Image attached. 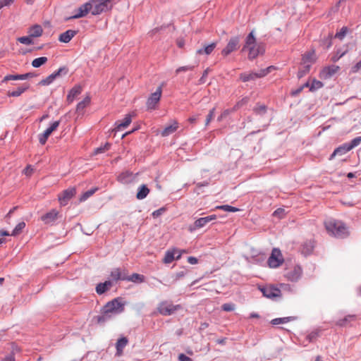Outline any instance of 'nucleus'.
Segmentation results:
<instances>
[{"instance_id": "nucleus-1", "label": "nucleus", "mask_w": 361, "mask_h": 361, "mask_svg": "<svg viewBox=\"0 0 361 361\" xmlns=\"http://www.w3.org/2000/svg\"><path fill=\"white\" fill-rule=\"evenodd\" d=\"M118 1L119 0H90L75 10V14L68 18L67 20L83 18L89 13H91L92 16H98L102 13L109 12Z\"/></svg>"}, {"instance_id": "nucleus-2", "label": "nucleus", "mask_w": 361, "mask_h": 361, "mask_svg": "<svg viewBox=\"0 0 361 361\" xmlns=\"http://www.w3.org/2000/svg\"><path fill=\"white\" fill-rule=\"evenodd\" d=\"M324 226L329 233L338 238H345L349 235L348 227L341 221L329 219L324 222Z\"/></svg>"}, {"instance_id": "nucleus-3", "label": "nucleus", "mask_w": 361, "mask_h": 361, "mask_svg": "<svg viewBox=\"0 0 361 361\" xmlns=\"http://www.w3.org/2000/svg\"><path fill=\"white\" fill-rule=\"evenodd\" d=\"M125 302L121 298H116L102 307L103 312L119 314L124 311Z\"/></svg>"}, {"instance_id": "nucleus-4", "label": "nucleus", "mask_w": 361, "mask_h": 361, "mask_svg": "<svg viewBox=\"0 0 361 361\" xmlns=\"http://www.w3.org/2000/svg\"><path fill=\"white\" fill-rule=\"evenodd\" d=\"M158 312L164 316H169L182 309L180 305H173L167 301H163L158 306Z\"/></svg>"}, {"instance_id": "nucleus-5", "label": "nucleus", "mask_w": 361, "mask_h": 361, "mask_svg": "<svg viewBox=\"0 0 361 361\" xmlns=\"http://www.w3.org/2000/svg\"><path fill=\"white\" fill-rule=\"evenodd\" d=\"M273 68L272 66L267 67V68L262 69L259 72L243 73L240 75V79L243 82H248L250 80H255L257 78H260L267 75Z\"/></svg>"}, {"instance_id": "nucleus-6", "label": "nucleus", "mask_w": 361, "mask_h": 361, "mask_svg": "<svg viewBox=\"0 0 361 361\" xmlns=\"http://www.w3.org/2000/svg\"><path fill=\"white\" fill-rule=\"evenodd\" d=\"M283 261L284 259L281 250L278 248H274L271 255L268 258L267 264L270 268L275 269L281 266Z\"/></svg>"}, {"instance_id": "nucleus-7", "label": "nucleus", "mask_w": 361, "mask_h": 361, "mask_svg": "<svg viewBox=\"0 0 361 361\" xmlns=\"http://www.w3.org/2000/svg\"><path fill=\"white\" fill-rule=\"evenodd\" d=\"M240 47V37L234 36L230 38L226 46L222 49L221 54L227 56L233 51H236Z\"/></svg>"}, {"instance_id": "nucleus-8", "label": "nucleus", "mask_w": 361, "mask_h": 361, "mask_svg": "<svg viewBox=\"0 0 361 361\" xmlns=\"http://www.w3.org/2000/svg\"><path fill=\"white\" fill-rule=\"evenodd\" d=\"M162 93V87L159 86L157 87L156 91L150 94L147 99L146 105L147 109L153 110L157 107V104L159 103Z\"/></svg>"}, {"instance_id": "nucleus-9", "label": "nucleus", "mask_w": 361, "mask_h": 361, "mask_svg": "<svg viewBox=\"0 0 361 361\" xmlns=\"http://www.w3.org/2000/svg\"><path fill=\"white\" fill-rule=\"evenodd\" d=\"M259 290L264 297L270 299L280 297L281 295V290L272 285L263 286L259 288Z\"/></svg>"}, {"instance_id": "nucleus-10", "label": "nucleus", "mask_w": 361, "mask_h": 361, "mask_svg": "<svg viewBox=\"0 0 361 361\" xmlns=\"http://www.w3.org/2000/svg\"><path fill=\"white\" fill-rule=\"evenodd\" d=\"M340 67L336 65H330L324 67L319 72V76L322 80H328L333 77L338 71Z\"/></svg>"}, {"instance_id": "nucleus-11", "label": "nucleus", "mask_w": 361, "mask_h": 361, "mask_svg": "<svg viewBox=\"0 0 361 361\" xmlns=\"http://www.w3.org/2000/svg\"><path fill=\"white\" fill-rule=\"evenodd\" d=\"M248 50V59L253 60L259 55H262L265 51V44L263 42H258L256 45L252 46L247 49Z\"/></svg>"}, {"instance_id": "nucleus-12", "label": "nucleus", "mask_w": 361, "mask_h": 361, "mask_svg": "<svg viewBox=\"0 0 361 361\" xmlns=\"http://www.w3.org/2000/svg\"><path fill=\"white\" fill-rule=\"evenodd\" d=\"M60 121L53 122L44 132L39 135V142L42 145H45L49 135L59 127Z\"/></svg>"}, {"instance_id": "nucleus-13", "label": "nucleus", "mask_w": 361, "mask_h": 361, "mask_svg": "<svg viewBox=\"0 0 361 361\" xmlns=\"http://www.w3.org/2000/svg\"><path fill=\"white\" fill-rule=\"evenodd\" d=\"M216 219V215H215V214L209 215V216H207L205 217L199 218L198 219H197L195 221L193 226L189 227V231L190 232H192L197 228H202L206 224H207L209 222H210L213 220H215Z\"/></svg>"}, {"instance_id": "nucleus-14", "label": "nucleus", "mask_w": 361, "mask_h": 361, "mask_svg": "<svg viewBox=\"0 0 361 361\" xmlns=\"http://www.w3.org/2000/svg\"><path fill=\"white\" fill-rule=\"evenodd\" d=\"M76 193L75 188H69L63 190L60 195H59V200L61 205H66L68 202L75 196Z\"/></svg>"}, {"instance_id": "nucleus-15", "label": "nucleus", "mask_w": 361, "mask_h": 361, "mask_svg": "<svg viewBox=\"0 0 361 361\" xmlns=\"http://www.w3.org/2000/svg\"><path fill=\"white\" fill-rule=\"evenodd\" d=\"M82 91V87L80 85H75L73 86L68 93L66 98L67 102L68 104H71L75 99L81 94Z\"/></svg>"}, {"instance_id": "nucleus-16", "label": "nucleus", "mask_w": 361, "mask_h": 361, "mask_svg": "<svg viewBox=\"0 0 361 361\" xmlns=\"http://www.w3.org/2000/svg\"><path fill=\"white\" fill-rule=\"evenodd\" d=\"M34 76V73H27L25 74H16V75H7L2 80V82H7L8 80H27L28 78H32Z\"/></svg>"}, {"instance_id": "nucleus-17", "label": "nucleus", "mask_w": 361, "mask_h": 361, "mask_svg": "<svg viewBox=\"0 0 361 361\" xmlns=\"http://www.w3.org/2000/svg\"><path fill=\"white\" fill-rule=\"evenodd\" d=\"M178 128V123L176 121H173L172 123L166 126L161 132L160 135L162 137H167L177 130Z\"/></svg>"}, {"instance_id": "nucleus-18", "label": "nucleus", "mask_w": 361, "mask_h": 361, "mask_svg": "<svg viewBox=\"0 0 361 361\" xmlns=\"http://www.w3.org/2000/svg\"><path fill=\"white\" fill-rule=\"evenodd\" d=\"M111 318L108 313L103 312V308L101 310V314L93 317L92 322L99 325H104Z\"/></svg>"}, {"instance_id": "nucleus-19", "label": "nucleus", "mask_w": 361, "mask_h": 361, "mask_svg": "<svg viewBox=\"0 0 361 361\" xmlns=\"http://www.w3.org/2000/svg\"><path fill=\"white\" fill-rule=\"evenodd\" d=\"M77 30H68L59 35V40L61 42L68 43L77 35Z\"/></svg>"}, {"instance_id": "nucleus-20", "label": "nucleus", "mask_w": 361, "mask_h": 361, "mask_svg": "<svg viewBox=\"0 0 361 361\" xmlns=\"http://www.w3.org/2000/svg\"><path fill=\"white\" fill-rule=\"evenodd\" d=\"M317 60L315 56V51L312 49L310 51L306 52L302 55V63L303 65L310 64V66L312 63H314Z\"/></svg>"}, {"instance_id": "nucleus-21", "label": "nucleus", "mask_w": 361, "mask_h": 361, "mask_svg": "<svg viewBox=\"0 0 361 361\" xmlns=\"http://www.w3.org/2000/svg\"><path fill=\"white\" fill-rule=\"evenodd\" d=\"M113 286L111 281H106L104 283H99L96 286V292L99 295H102L109 290Z\"/></svg>"}, {"instance_id": "nucleus-22", "label": "nucleus", "mask_w": 361, "mask_h": 361, "mask_svg": "<svg viewBox=\"0 0 361 361\" xmlns=\"http://www.w3.org/2000/svg\"><path fill=\"white\" fill-rule=\"evenodd\" d=\"M349 151H350V149L345 142L334 149L333 153L331 154L329 159L332 160L336 155L341 156L346 154Z\"/></svg>"}, {"instance_id": "nucleus-23", "label": "nucleus", "mask_w": 361, "mask_h": 361, "mask_svg": "<svg viewBox=\"0 0 361 361\" xmlns=\"http://www.w3.org/2000/svg\"><path fill=\"white\" fill-rule=\"evenodd\" d=\"M178 252V250L176 249H173L172 250H168L164 256V262L166 264L171 263L175 259H178L181 257L180 252L178 253V255L175 257V254Z\"/></svg>"}, {"instance_id": "nucleus-24", "label": "nucleus", "mask_w": 361, "mask_h": 361, "mask_svg": "<svg viewBox=\"0 0 361 361\" xmlns=\"http://www.w3.org/2000/svg\"><path fill=\"white\" fill-rule=\"evenodd\" d=\"M30 88V85L28 83H23L21 86L18 87L16 90L8 91L7 93L8 97H17L20 96L23 93H24L26 90Z\"/></svg>"}, {"instance_id": "nucleus-25", "label": "nucleus", "mask_w": 361, "mask_h": 361, "mask_svg": "<svg viewBox=\"0 0 361 361\" xmlns=\"http://www.w3.org/2000/svg\"><path fill=\"white\" fill-rule=\"evenodd\" d=\"M216 45H217V42H212L209 44H205V45H204V47L202 48L197 50V54L209 55L210 54H212L213 52V51L216 48Z\"/></svg>"}, {"instance_id": "nucleus-26", "label": "nucleus", "mask_w": 361, "mask_h": 361, "mask_svg": "<svg viewBox=\"0 0 361 361\" xmlns=\"http://www.w3.org/2000/svg\"><path fill=\"white\" fill-rule=\"evenodd\" d=\"M314 248V241L313 240H307L302 245V253L305 255H310Z\"/></svg>"}, {"instance_id": "nucleus-27", "label": "nucleus", "mask_w": 361, "mask_h": 361, "mask_svg": "<svg viewBox=\"0 0 361 361\" xmlns=\"http://www.w3.org/2000/svg\"><path fill=\"white\" fill-rule=\"evenodd\" d=\"M58 216V212L56 209H51L42 216V220L45 224H51L56 220Z\"/></svg>"}, {"instance_id": "nucleus-28", "label": "nucleus", "mask_w": 361, "mask_h": 361, "mask_svg": "<svg viewBox=\"0 0 361 361\" xmlns=\"http://www.w3.org/2000/svg\"><path fill=\"white\" fill-rule=\"evenodd\" d=\"M131 116L130 114L126 115L125 118L122 121H118L115 123V130L116 131L121 130L125 128L128 127L131 123Z\"/></svg>"}, {"instance_id": "nucleus-29", "label": "nucleus", "mask_w": 361, "mask_h": 361, "mask_svg": "<svg viewBox=\"0 0 361 361\" xmlns=\"http://www.w3.org/2000/svg\"><path fill=\"white\" fill-rule=\"evenodd\" d=\"M117 180L123 184L130 183L133 180V173L128 171H124L118 175Z\"/></svg>"}, {"instance_id": "nucleus-30", "label": "nucleus", "mask_w": 361, "mask_h": 361, "mask_svg": "<svg viewBox=\"0 0 361 361\" xmlns=\"http://www.w3.org/2000/svg\"><path fill=\"white\" fill-rule=\"evenodd\" d=\"M128 340L126 337H121L116 343V355L120 356L123 354L124 348L127 345Z\"/></svg>"}, {"instance_id": "nucleus-31", "label": "nucleus", "mask_w": 361, "mask_h": 361, "mask_svg": "<svg viewBox=\"0 0 361 361\" xmlns=\"http://www.w3.org/2000/svg\"><path fill=\"white\" fill-rule=\"evenodd\" d=\"M258 42H256V38L254 35V31H251L245 38V44L243 47V51L250 48L252 46H255Z\"/></svg>"}, {"instance_id": "nucleus-32", "label": "nucleus", "mask_w": 361, "mask_h": 361, "mask_svg": "<svg viewBox=\"0 0 361 361\" xmlns=\"http://www.w3.org/2000/svg\"><path fill=\"white\" fill-rule=\"evenodd\" d=\"M355 315L354 314H349L345 316L344 318L338 319L336 322V325L343 327L348 326L351 322L355 320Z\"/></svg>"}, {"instance_id": "nucleus-33", "label": "nucleus", "mask_w": 361, "mask_h": 361, "mask_svg": "<svg viewBox=\"0 0 361 361\" xmlns=\"http://www.w3.org/2000/svg\"><path fill=\"white\" fill-rule=\"evenodd\" d=\"M43 30L41 25H34L29 30V35L31 37H38L42 35Z\"/></svg>"}, {"instance_id": "nucleus-34", "label": "nucleus", "mask_w": 361, "mask_h": 361, "mask_svg": "<svg viewBox=\"0 0 361 361\" xmlns=\"http://www.w3.org/2000/svg\"><path fill=\"white\" fill-rule=\"evenodd\" d=\"M149 193V189L146 185H142L138 188L136 198L137 200L145 199Z\"/></svg>"}, {"instance_id": "nucleus-35", "label": "nucleus", "mask_w": 361, "mask_h": 361, "mask_svg": "<svg viewBox=\"0 0 361 361\" xmlns=\"http://www.w3.org/2000/svg\"><path fill=\"white\" fill-rule=\"evenodd\" d=\"M91 98L87 95L81 102H80L76 106V112L80 114L84 109L90 104Z\"/></svg>"}, {"instance_id": "nucleus-36", "label": "nucleus", "mask_w": 361, "mask_h": 361, "mask_svg": "<svg viewBox=\"0 0 361 361\" xmlns=\"http://www.w3.org/2000/svg\"><path fill=\"white\" fill-rule=\"evenodd\" d=\"M296 319H297L296 317H286L275 318L271 321V324L272 325H278V324H285V323H288L289 322L294 321Z\"/></svg>"}, {"instance_id": "nucleus-37", "label": "nucleus", "mask_w": 361, "mask_h": 361, "mask_svg": "<svg viewBox=\"0 0 361 361\" xmlns=\"http://www.w3.org/2000/svg\"><path fill=\"white\" fill-rule=\"evenodd\" d=\"M286 277L289 281H296L300 277V271L299 268L295 267L293 271H288L286 274Z\"/></svg>"}, {"instance_id": "nucleus-38", "label": "nucleus", "mask_w": 361, "mask_h": 361, "mask_svg": "<svg viewBox=\"0 0 361 361\" xmlns=\"http://www.w3.org/2000/svg\"><path fill=\"white\" fill-rule=\"evenodd\" d=\"M128 281L140 283L145 281V276L142 274L134 273L129 276Z\"/></svg>"}, {"instance_id": "nucleus-39", "label": "nucleus", "mask_w": 361, "mask_h": 361, "mask_svg": "<svg viewBox=\"0 0 361 361\" xmlns=\"http://www.w3.org/2000/svg\"><path fill=\"white\" fill-rule=\"evenodd\" d=\"M267 106L264 104H257L253 108V111L257 115H264L267 113Z\"/></svg>"}, {"instance_id": "nucleus-40", "label": "nucleus", "mask_w": 361, "mask_h": 361, "mask_svg": "<svg viewBox=\"0 0 361 361\" xmlns=\"http://www.w3.org/2000/svg\"><path fill=\"white\" fill-rule=\"evenodd\" d=\"M47 61H48V59L46 56H41V57L35 59L32 61V66L34 68H39L41 66H42L44 63H46L47 62Z\"/></svg>"}, {"instance_id": "nucleus-41", "label": "nucleus", "mask_w": 361, "mask_h": 361, "mask_svg": "<svg viewBox=\"0 0 361 361\" xmlns=\"http://www.w3.org/2000/svg\"><path fill=\"white\" fill-rule=\"evenodd\" d=\"M110 276L111 277L112 280L115 281H117L119 280L121 281V279H124L123 277H121L120 268L114 269L111 271Z\"/></svg>"}, {"instance_id": "nucleus-42", "label": "nucleus", "mask_w": 361, "mask_h": 361, "mask_svg": "<svg viewBox=\"0 0 361 361\" xmlns=\"http://www.w3.org/2000/svg\"><path fill=\"white\" fill-rule=\"evenodd\" d=\"M321 330L316 329L310 333L307 336L306 339L310 342H314L319 336Z\"/></svg>"}, {"instance_id": "nucleus-43", "label": "nucleus", "mask_w": 361, "mask_h": 361, "mask_svg": "<svg viewBox=\"0 0 361 361\" xmlns=\"http://www.w3.org/2000/svg\"><path fill=\"white\" fill-rule=\"evenodd\" d=\"M323 86H324V84L321 81L314 79L312 81V83L310 84V91H311V92L316 91V90L322 88Z\"/></svg>"}, {"instance_id": "nucleus-44", "label": "nucleus", "mask_w": 361, "mask_h": 361, "mask_svg": "<svg viewBox=\"0 0 361 361\" xmlns=\"http://www.w3.org/2000/svg\"><path fill=\"white\" fill-rule=\"evenodd\" d=\"M25 227V223L22 221L18 223L12 231L11 235L16 236L20 234Z\"/></svg>"}, {"instance_id": "nucleus-45", "label": "nucleus", "mask_w": 361, "mask_h": 361, "mask_svg": "<svg viewBox=\"0 0 361 361\" xmlns=\"http://www.w3.org/2000/svg\"><path fill=\"white\" fill-rule=\"evenodd\" d=\"M216 209H221V210H223L225 212H235L239 211L238 208H236V207H232V206H230L228 204L217 206V207H216Z\"/></svg>"}, {"instance_id": "nucleus-46", "label": "nucleus", "mask_w": 361, "mask_h": 361, "mask_svg": "<svg viewBox=\"0 0 361 361\" xmlns=\"http://www.w3.org/2000/svg\"><path fill=\"white\" fill-rule=\"evenodd\" d=\"M68 73V68L66 66H63L54 71L52 74L54 75V78H56L62 75H66Z\"/></svg>"}, {"instance_id": "nucleus-47", "label": "nucleus", "mask_w": 361, "mask_h": 361, "mask_svg": "<svg viewBox=\"0 0 361 361\" xmlns=\"http://www.w3.org/2000/svg\"><path fill=\"white\" fill-rule=\"evenodd\" d=\"M310 64L304 65L303 67L300 69H299L298 72V78H301L304 77L307 73H309L310 70Z\"/></svg>"}, {"instance_id": "nucleus-48", "label": "nucleus", "mask_w": 361, "mask_h": 361, "mask_svg": "<svg viewBox=\"0 0 361 361\" xmlns=\"http://www.w3.org/2000/svg\"><path fill=\"white\" fill-rule=\"evenodd\" d=\"M98 190L97 188H92L85 192H84L82 196L80 198V201H85L87 199H88L90 197H91L96 191Z\"/></svg>"}, {"instance_id": "nucleus-49", "label": "nucleus", "mask_w": 361, "mask_h": 361, "mask_svg": "<svg viewBox=\"0 0 361 361\" xmlns=\"http://www.w3.org/2000/svg\"><path fill=\"white\" fill-rule=\"evenodd\" d=\"M55 79L56 78H54V75L51 73L49 76H47L46 78L42 80L39 82V85H44V86L49 85L51 84Z\"/></svg>"}, {"instance_id": "nucleus-50", "label": "nucleus", "mask_w": 361, "mask_h": 361, "mask_svg": "<svg viewBox=\"0 0 361 361\" xmlns=\"http://www.w3.org/2000/svg\"><path fill=\"white\" fill-rule=\"evenodd\" d=\"M18 42H19L21 44H26V45H30L33 44V41L32 39V37L29 36H23L18 37L17 39Z\"/></svg>"}, {"instance_id": "nucleus-51", "label": "nucleus", "mask_w": 361, "mask_h": 361, "mask_svg": "<svg viewBox=\"0 0 361 361\" xmlns=\"http://www.w3.org/2000/svg\"><path fill=\"white\" fill-rule=\"evenodd\" d=\"M361 142V136L356 137L353 139L350 142H346L350 150L355 147L358 146Z\"/></svg>"}, {"instance_id": "nucleus-52", "label": "nucleus", "mask_w": 361, "mask_h": 361, "mask_svg": "<svg viewBox=\"0 0 361 361\" xmlns=\"http://www.w3.org/2000/svg\"><path fill=\"white\" fill-rule=\"evenodd\" d=\"M111 147V144L109 142H106L104 146H101L99 147H97L94 149V154H98L101 153H104L106 151L109 150Z\"/></svg>"}, {"instance_id": "nucleus-53", "label": "nucleus", "mask_w": 361, "mask_h": 361, "mask_svg": "<svg viewBox=\"0 0 361 361\" xmlns=\"http://www.w3.org/2000/svg\"><path fill=\"white\" fill-rule=\"evenodd\" d=\"M248 102H249V98L248 97H245L243 98L242 99L238 101L235 104V106L233 107V111L238 110L239 108H240L243 106H244L245 104H246Z\"/></svg>"}, {"instance_id": "nucleus-54", "label": "nucleus", "mask_w": 361, "mask_h": 361, "mask_svg": "<svg viewBox=\"0 0 361 361\" xmlns=\"http://www.w3.org/2000/svg\"><path fill=\"white\" fill-rule=\"evenodd\" d=\"M347 32L348 27L344 26L341 29L339 32H336V34L335 35V37L339 39H343L346 35Z\"/></svg>"}, {"instance_id": "nucleus-55", "label": "nucleus", "mask_w": 361, "mask_h": 361, "mask_svg": "<svg viewBox=\"0 0 361 361\" xmlns=\"http://www.w3.org/2000/svg\"><path fill=\"white\" fill-rule=\"evenodd\" d=\"M321 44L324 49H328L332 45L331 37H328L322 39Z\"/></svg>"}, {"instance_id": "nucleus-56", "label": "nucleus", "mask_w": 361, "mask_h": 361, "mask_svg": "<svg viewBox=\"0 0 361 361\" xmlns=\"http://www.w3.org/2000/svg\"><path fill=\"white\" fill-rule=\"evenodd\" d=\"M345 54V51L341 52L340 51H337L336 53L331 58V61L335 63L338 61L342 56H343Z\"/></svg>"}, {"instance_id": "nucleus-57", "label": "nucleus", "mask_w": 361, "mask_h": 361, "mask_svg": "<svg viewBox=\"0 0 361 361\" xmlns=\"http://www.w3.org/2000/svg\"><path fill=\"white\" fill-rule=\"evenodd\" d=\"M234 111L233 110V108L232 109H225L221 114V115L218 117L217 120L218 121H222L224 118H226V116H228L231 112Z\"/></svg>"}, {"instance_id": "nucleus-58", "label": "nucleus", "mask_w": 361, "mask_h": 361, "mask_svg": "<svg viewBox=\"0 0 361 361\" xmlns=\"http://www.w3.org/2000/svg\"><path fill=\"white\" fill-rule=\"evenodd\" d=\"M195 67V66H190V65L180 66L176 69V74H178L182 71H192Z\"/></svg>"}, {"instance_id": "nucleus-59", "label": "nucleus", "mask_w": 361, "mask_h": 361, "mask_svg": "<svg viewBox=\"0 0 361 361\" xmlns=\"http://www.w3.org/2000/svg\"><path fill=\"white\" fill-rule=\"evenodd\" d=\"M221 308L224 311L231 312L235 310V305L233 303H224L222 305Z\"/></svg>"}, {"instance_id": "nucleus-60", "label": "nucleus", "mask_w": 361, "mask_h": 361, "mask_svg": "<svg viewBox=\"0 0 361 361\" xmlns=\"http://www.w3.org/2000/svg\"><path fill=\"white\" fill-rule=\"evenodd\" d=\"M215 108L212 109L206 118L205 125L207 126L214 117Z\"/></svg>"}, {"instance_id": "nucleus-61", "label": "nucleus", "mask_w": 361, "mask_h": 361, "mask_svg": "<svg viewBox=\"0 0 361 361\" xmlns=\"http://www.w3.org/2000/svg\"><path fill=\"white\" fill-rule=\"evenodd\" d=\"M165 212H166V208L163 207L159 208V209L154 211L152 214V216H153V218H157L159 216H161V214H163Z\"/></svg>"}, {"instance_id": "nucleus-62", "label": "nucleus", "mask_w": 361, "mask_h": 361, "mask_svg": "<svg viewBox=\"0 0 361 361\" xmlns=\"http://www.w3.org/2000/svg\"><path fill=\"white\" fill-rule=\"evenodd\" d=\"M360 70H361V60L359 61L355 65H354L351 68L350 72L353 73H355L358 72Z\"/></svg>"}, {"instance_id": "nucleus-63", "label": "nucleus", "mask_w": 361, "mask_h": 361, "mask_svg": "<svg viewBox=\"0 0 361 361\" xmlns=\"http://www.w3.org/2000/svg\"><path fill=\"white\" fill-rule=\"evenodd\" d=\"M32 172H33V169L32 168V166L30 165H27L23 171V173L27 176H30L32 175Z\"/></svg>"}, {"instance_id": "nucleus-64", "label": "nucleus", "mask_w": 361, "mask_h": 361, "mask_svg": "<svg viewBox=\"0 0 361 361\" xmlns=\"http://www.w3.org/2000/svg\"><path fill=\"white\" fill-rule=\"evenodd\" d=\"M179 361H192V359L183 353H181L178 355Z\"/></svg>"}]
</instances>
